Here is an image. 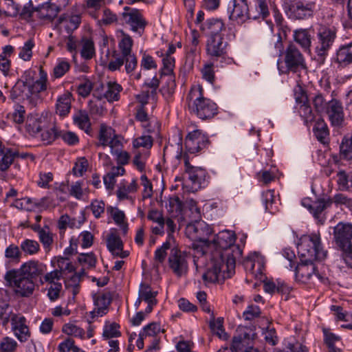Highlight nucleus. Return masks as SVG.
Segmentation results:
<instances>
[{"label":"nucleus","mask_w":352,"mask_h":352,"mask_svg":"<svg viewBox=\"0 0 352 352\" xmlns=\"http://www.w3.org/2000/svg\"><path fill=\"white\" fill-rule=\"evenodd\" d=\"M16 346L17 343L15 340L6 337L0 344V350L3 352H13L16 349Z\"/></svg>","instance_id":"64"},{"label":"nucleus","mask_w":352,"mask_h":352,"mask_svg":"<svg viewBox=\"0 0 352 352\" xmlns=\"http://www.w3.org/2000/svg\"><path fill=\"white\" fill-rule=\"evenodd\" d=\"M254 6L256 10L254 11V14L258 15L256 19L260 17L264 19L269 16L270 12L266 0H254Z\"/></svg>","instance_id":"40"},{"label":"nucleus","mask_w":352,"mask_h":352,"mask_svg":"<svg viewBox=\"0 0 352 352\" xmlns=\"http://www.w3.org/2000/svg\"><path fill=\"white\" fill-rule=\"evenodd\" d=\"M202 91L201 87L190 91L187 97V100H189L188 109L199 118L208 120L217 113V106L211 100L204 98Z\"/></svg>","instance_id":"5"},{"label":"nucleus","mask_w":352,"mask_h":352,"mask_svg":"<svg viewBox=\"0 0 352 352\" xmlns=\"http://www.w3.org/2000/svg\"><path fill=\"white\" fill-rule=\"evenodd\" d=\"M123 243L119 236L111 233L107 238V247L109 251L115 256L119 250H122Z\"/></svg>","instance_id":"31"},{"label":"nucleus","mask_w":352,"mask_h":352,"mask_svg":"<svg viewBox=\"0 0 352 352\" xmlns=\"http://www.w3.org/2000/svg\"><path fill=\"white\" fill-rule=\"evenodd\" d=\"M39 240L42 243L45 249H50V246L53 243L52 234L45 228L44 230H41L38 234Z\"/></svg>","instance_id":"60"},{"label":"nucleus","mask_w":352,"mask_h":352,"mask_svg":"<svg viewBox=\"0 0 352 352\" xmlns=\"http://www.w3.org/2000/svg\"><path fill=\"white\" fill-rule=\"evenodd\" d=\"M105 89L102 97L109 102L118 101L120 98V93L122 90L120 85L116 82L109 81L106 85H102Z\"/></svg>","instance_id":"24"},{"label":"nucleus","mask_w":352,"mask_h":352,"mask_svg":"<svg viewBox=\"0 0 352 352\" xmlns=\"http://www.w3.org/2000/svg\"><path fill=\"white\" fill-rule=\"evenodd\" d=\"M340 155L344 160L352 159V135L344 136L340 146Z\"/></svg>","instance_id":"34"},{"label":"nucleus","mask_w":352,"mask_h":352,"mask_svg":"<svg viewBox=\"0 0 352 352\" xmlns=\"http://www.w3.org/2000/svg\"><path fill=\"white\" fill-rule=\"evenodd\" d=\"M237 335L232 338V346L235 352L243 351L248 346H253L252 343L256 334L252 330L247 327H239L236 330Z\"/></svg>","instance_id":"15"},{"label":"nucleus","mask_w":352,"mask_h":352,"mask_svg":"<svg viewBox=\"0 0 352 352\" xmlns=\"http://www.w3.org/2000/svg\"><path fill=\"white\" fill-rule=\"evenodd\" d=\"M166 77L165 85L160 89V91L166 98L170 97L174 93L176 84L174 74H164Z\"/></svg>","instance_id":"33"},{"label":"nucleus","mask_w":352,"mask_h":352,"mask_svg":"<svg viewBox=\"0 0 352 352\" xmlns=\"http://www.w3.org/2000/svg\"><path fill=\"white\" fill-rule=\"evenodd\" d=\"M16 155V153L12 151L11 149H6V152L2 155V157L0 160L1 171L4 172L8 169L10 166L12 164Z\"/></svg>","instance_id":"41"},{"label":"nucleus","mask_w":352,"mask_h":352,"mask_svg":"<svg viewBox=\"0 0 352 352\" xmlns=\"http://www.w3.org/2000/svg\"><path fill=\"white\" fill-rule=\"evenodd\" d=\"M236 235L234 232L225 230L219 232L212 241V245L215 251L212 254H222L223 258L226 259V268L228 276L234 272L236 259L240 258L242 250L235 245Z\"/></svg>","instance_id":"4"},{"label":"nucleus","mask_w":352,"mask_h":352,"mask_svg":"<svg viewBox=\"0 0 352 352\" xmlns=\"http://www.w3.org/2000/svg\"><path fill=\"white\" fill-rule=\"evenodd\" d=\"M94 304L96 306L108 307L111 302V294L109 292L94 296Z\"/></svg>","instance_id":"58"},{"label":"nucleus","mask_w":352,"mask_h":352,"mask_svg":"<svg viewBox=\"0 0 352 352\" xmlns=\"http://www.w3.org/2000/svg\"><path fill=\"white\" fill-rule=\"evenodd\" d=\"M133 40L130 36L124 34L122 40L119 43V47L122 52V56L132 54L131 47Z\"/></svg>","instance_id":"48"},{"label":"nucleus","mask_w":352,"mask_h":352,"mask_svg":"<svg viewBox=\"0 0 352 352\" xmlns=\"http://www.w3.org/2000/svg\"><path fill=\"white\" fill-rule=\"evenodd\" d=\"M10 321L17 339L21 342H26L30 337V331L25 324L26 318L21 314L10 313Z\"/></svg>","instance_id":"16"},{"label":"nucleus","mask_w":352,"mask_h":352,"mask_svg":"<svg viewBox=\"0 0 352 352\" xmlns=\"http://www.w3.org/2000/svg\"><path fill=\"white\" fill-rule=\"evenodd\" d=\"M5 256L10 261L18 263L21 261L22 252L19 246L15 244L9 245L5 250Z\"/></svg>","instance_id":"35"},{"label":"nucleus","mask_w":352,"mask_h":352,"mask_svg":"<svg viewBox=\"0 0 352 352\" xmlns=\"http://www.w3.org/2000/svg\"><path fill=\"white\" fill-rule=\"evenodd\" d=\"M300 264L294 266L296 278L302 283H307L314 276L316 271V266L313 262H304L301 261Z\"/></svg>","instance_id":"20"},{"label":"nucleus","mask_w":352,"mask_h":352,"mask_svg":"<svg viewBox=\"0 0 352 352\" xmlns=\"http://www.w3.org/2000/svg\"><path fill=\"white\" fill-rule=\"evenodd\" d=\"M25 115V111L24 107L20 104H16L14 111L8 114V117L10 118L15 123L21 124L24 122Z\"/></svg>","instance_id":"47"},{"label":"nucleus","mask_w":352,"mask_h":352,"mask_svg":"<svg viewBox=\"0 0 352 352\" xmlns=\"http://www.w3.org/2000/svg\"><path fill=\"white\" fill-rule=\"evenodd\" d=\"M333 237L345 256L352 258V224L338 223L333 228Z\"/></svg>","instance_id":"9"},{"label":"nucleus","mask_w":352,"mask_h":352,"mask_svg":"<svg viewBox=\"0 0 352 352\" xmlns=\"http://www.w3.org/2000/svg\"><path fill=\"white\" fill-rule=\"evenodd\" d=\"M233 273L234 272L228 276L226 259L223 258L222 254H212L207 270L203 274L202 278L205 283H219L226 278H230Z\"/></svg>","instance_id":"8"},{"label":"nucleus","mask_w":352,"mask_h":352,"mask_svg":"<svg viewBox=\"0 0 352 352\" xmlns=\"http://www.w3.org/2000/svg\"><path fill=\"white\" fill-rule=\"evenodd\" d=\"M336 60L344 66L352 63V42L340 47L336 53Z\"/></svg>","instance_id":"28"},{"label":"nucleus","mask_w":352,"mask_h":352,"mask_svg":"<svg viewBox=\"0 0 352 352\" xmlns=\"http://www.w3.org/2000/svg\"><path fill=\"white\" fill-rule=\"evenodd\" d=\"M21 250L26 254L33 255L40 250V245L36 241L25 239L20 245Z\"/></svg>","instance_id":"37"},{"label":"nucleus","mask_w":352,"mask_h":352,"mask_svg":"<svg viewBox=\"0 0 352 352\" xmlns=\"http://www.w3.org/2000/svg\"><path fill=\"white\" fill-rule=\"evenodd\" d=\"M124 10V12L122 14L123 23L128 24L133 32H138L139 30H143L145 28L146 22L140 12L136 9H131L129 7H125Z\"/></svg>","instance_id":"19"},{"label":"nucleus","mask_w":352,"mask_h":352,"mask_svg":"<svg viewBox=\"0 0 352 352\" xmlns=\"http://www.w3.org/2000/svg\"><path fill=\"white\" fill-rule=\"evenodd\" d=\"M160 85V80L155 76L152 79L147 80L142 85V89H151L150 93L152 98H155L157 95V90Z\"/></svg>","instance_id":"54"},{"label":"nucleus","mask_w":352,"mask_h":352,"mask_svg":"<svg viewBox=\"0 0 352 352\" xmlns=\"http://www.w3.org/2000/svg\"><path fill=\"white\" fill-rule=\"evenodd\" d=\"M228 46V43L225 41L223 35L208 36L206 46V54L213 61L221 59V61L224 60L231 63L232 58H227Z\"/></svg>","instance_id":"10"},{"label":"nucleus","mask_w":352,"mask_h":352,"mask_svg":"<svg viewBox=\"0 0 352 352\" xmlns=\"http://www.w3.org/2000/svg\"><path fill=\"white\" fill-rule=\"evenodd\" d=\"M163 68L160 72V77L164 74H173L175 59L170 56H166L163 58Z\"/></svg>","instance_id":"56"},{"label":"nucleus","mask_w":352,"mask_h":352,"mask_svg":"<svg viewBox=\"0 0 352 352\" xmlns=\"http://www.w3.org/2000/svg\"><path fill=\"white\" fill-rule=\"evenodd\" d=\"M73 120L75 124L85 132H87L91 127L90 120L86 111L80 110L78 111L74 116Z\"/></svg>","instance_id":"32"},{"label":"nucleus","mask_w":352,"mask_h":352,"mask_svg":"<svg viewBox=\"0 0 352 352\" xmlns=\"http://www.w3.org/2000/svg\"><path fill=\"white\" fill-rule=\"evenodd\" d=\"M211 232L208 225L200 220L188 223L186 228V234L190 240L201 242L208 247L212 245L208 240Z\"/></svg>","instance_id":"13"},{"label":"nucleus","mask_w":352,"mask_h":352,"mask_svg":"<svg viewBox=\"0 0 352 352\" xmlns=\"http://www.w3.org/2000/svg\"><path fill=\"white\" fill-rule=\"evenodd\" d=\"M313 132L316 139L323 144L329 142V130L323 119H318L313 128Z\"/></svg>","instance_id":"23"},{"label":"nucleus","mask_w":352,"mask_h":352,"mask_svg":"<svg viewBox=\"0 0 352 352\" xmlns=\"http://www.w3.org/2000/svg\"><path fill=\"white\" fill-rule=\"evenodd\" d=\"M298 254L304 262L323 260L327 252L321 247L320 236L317 234L305 235L300 238L297 245Z\"/></svg>","instance_id":"6"},{"label":"nucleus","mask_w":352,"mask_h":352,"mask_svg":"<svg viewBox=\"0 0 352 352\" xmlns=\"http://www.w3.org/2000/svg\"><path fill=\"white\" fill-rule=\"evenodd\" d=\"M276 47L279 50L280 55L283 54V56L285 71H282L283 73H297L302 70L306 71L307 66L304 56L295 44L289 43L285 50L283 51V43L281 38L279 37L276 43Z\"/></svg>","instance_id":"7"},{"label":"nucleus","mask_w":352,"mask_h":352,"mask_svg":"<svg viewBox=\"0 0 352 352\" xmlns=\"http://www.w3.org/2000/svg\"><path fill=\"white\" fill-rule=\"evenodd\" d=\"M45 124V119L43 118L28 117L26 122V130L30 135L36 137L43 131Z\"/></svg>","instance_id":"25"},{"label":"nucleus","mask_w":352,"mask_h":352,"mask_svg":"<svg viewBox=\"0 0 352 352\" xmlns=\"http://www.w3.org/2000/svg\"><path fill=\"white\" fill-rule=\"evenodd\" d=\"M324 112L327 114L331 124L333 126L340 127L342 126L344 116L343 107L340 101L336 99L329 101Z\"/></svg>","instance_id":"18"},{"label":"nucleus","mask_w":352,"mask_h":352,"mask_svg":"<svg viewBox=\"0 0 352 352\" xmlns=\"http://www.w3.org/2000/svg\"><path fill=\"white\" fill-rule=\"evenodd\" d=\"M223 324V318H218L217 319H215L214 314L212 311L209 322V326L211 331L214 334H216L219 338L223 340H227L228 338V335L225 332Z\"/></svg>","instance_id":"30"},{"label":"nucleus","mask_w":352,"mask_h":352,"mask_svg":"<svg viewBox=\"0 0 352 352\" xmlns=\"http://www.w3.org/2000/svg\"><path fill=\"white\" fill-rule=\"evenodd\" d=\"M201 28L204 31L208 30L210 34L209 36H214L223 35L221 31L225 30V25L221 19H210L201 25Z\"/></svg>","instance_id":"26"},{"label":"nucleus","mask_w":352,"mask_h":352,"mask_svg":"<svg viewBox=\"0 0 352 352\" xmlns=\"http://www.w3.org/2000/svg\"><path fill=\"white\" fill-rule=\"evenodd\" d=\"M80 54L81 56L86 60H89L92 58V57L95 54V48L94 42L91 40H84Z\"/></svg>","instance_id":"44"},{"label":"nucleus","mask_w":352,"mask_h":352,"mask_svg":"<svg viewBox=\"0 0 352 352\" xmlns=\"http://www.w3.org/2000/svg\"><path fill=\"white\" fill-rule=\"evenodd\" d=\"M34 10L35 8L33 7L32 1H30L23 7L21 11H19V14L23 19L30 20L33 15L36 14Z\"/></svg>","instance_id":"62"},{"label":"nucleus","mask_w":352,"mask_h":352,"mask_svg":"<svg viewBox=\"0 0 352 352\" xmlns=\"http://www.w3.org/2000/svg\"><path fill=\"white\" fill-rule=\"evenodd\" d=\"M70 68L69 63L66 60H60L54 67V76L55 78L62 77Z\"/></svg>","instance_id":"57"},{"label":"nucleus","mask_w":352,"mask_h":352,"mask_svg":"<svg viewBox=\"0 0 352 352\" xmlns=\"http://www.w3.org/2000/svg\"><path fill=\"white\" fill-rule=\"evenodd\" d=\"M314 33V30L311 28L298 29L294 31V39L305 51L309 50Z\"/></svg>","instance_id":"22"},{"label":"nucleus","mask_w":352,"mask_h":352,"mask_svg":"<svg viewBox=\"0 0 352 352\" xmlns=\"http://www.w3.org/2000/svg\"><path fill=\"white\" fill-rule=\"evenodd\" d=\"M332 199L328 198L318 199L313 202V208L311 214L315 219L318 220L321 223H323L324 219L321 217L322 212L332 204Z\"/></svg>","instance_id":"29"},{"label":"nucleus","mask_w":352,"mask_h":352,"mask_svg":"<svg viewBox=\"0 0 352 352\" xmlns=\"http://www.w3.org/2000/svg\"><path fill=\"white\" fill-rule=\"evenodd\" d=\"M45 270V266L38 261L23 263L19 269L8 270L4 275L6 285L14 287V292L21 297H30L35 289V282Z\"/></svg>","instance_id":"1"},{"label":"nucleus","mask_w":352,"mask_h":352,"mask_svg":"<svg viewBox=\"0 0 352 352\" xmlns=\"http://www.w3.org/2000/svg\"><path fill=\"white\" fill-rule=\"evenodd\" d=\"M120 325L116 322L111 324H106L104 326L102 337L105 340L112 338H118L121 336V332L119 331Z\"/></svg>","instance_id":"38"},{"label":"nucleus","mask_w":352,"mask_h":352,"mask_svg":"<svg viewBox=\"0 0 352 352\" xmlns=\"http://www.w3.org/2000/svg\"><path fill=\"white\" fill-rule=\"evenodd\" d=\"M317 37L318 43L316 47V52L320 61L323 62L336 38V28L334 27L321 26L318 29Z\"/></svg>","instance_id":"11"},{"label":"nucleus","mask_w":352,"mask_h":352,"mask_svg":"<svg viewBox=\"0 0 352 352\" xmlns=\"http://www.w3.org/2000/svg\"><path fill=\"white\" fill-rule=\"evenodd\" d=\"M168 262L169 267L176 276L180 277L188 272L186 254L177 247H173L170 250Z\"/></svg>","instance_id":"14"},{"label":"nucleus","mask_w":352,"mask_h":352,"mask_svg":"<svg viewBox=\"0 0 352 352\" xmlns=\"http://www.w3.org/2000/svg\"><path fill=\"white\" fill-rule=\"evenodd\" d=\"M157 294V292L152 291L149 285L145 283L140 284L139 296H140V298H142V300L146 302L157 300L155 298Z\"/></svg>","instance_id":"36"},{"label":"nucleus","mask_w":352,"mask_h":352,"mask_svg":"<svg viewBox=\"0 0 352 352\" xmlns=\"http://www.w3.org/2000/svg\"><path fill=\"white\" fill-rule=\"evenodd\" d=\"M115 135V130L102 124L100 129L99 140L102 146H107L109 142Z\"/></svg>","instance_id":"39"},{"label":"nucleus","mask_w":352,"mask_h":352,"mask_svg":"<svg viewBox=\"0 0 352 352\" xmlns=\"http://www.w3.org/2000/svg\"><path fill=\"white\" fill-rule=\"evenodd\" d=\"M34 46V41L32 39L28 40L19 52V57L25 61L30 60L32 56V50Z\"/></svg>","instance_id":"49"},{"label":"nucleus","mask_w":352,"mask_h":352,"mask_svg":"<svg viewBox=\"0 0 352 352\" xmlns=\"http://www.w3.org/2000/svg\"><path fill=\"white\" fill-rule=\"evenodd\" d=\"M107 211L111 215L116 224L121 225L124 222L125 214L123 211L119 210L118 208H114L112 206L107 207Z\"/></svg>","instance_id":"53"},{"label":"nucleus","mask_w":352,"mask_h":352,"mask_svg":"<svg viewBox=\"0 0 352 352\" xmlns=\"http://www.w3.org/2000/svg\"><path fill=\"white\" fill-rule=\"evenodd\" d=\"M153 144V139L150 135H143L134 139L133 145L135 148L144 147L151 148Z\"/></svg>","instance_id":"45"},{"label":"nucleus","mask_w":352,"mask_h":352,"mask_svg":"<svg viewBox=\"0 0 352 352\" xmlns=\"http://www.w3.org/2000/svg\"><path fill=\"white\" fill-rule=\"evenodd\" d=\"M171 249L170 243L168 241L164 242L162 246L155 250L154 255L155 261L159 263H163L168 255V250L170 251Z\"/></svg>","instance_id":"42"},{"label":"nucleus","mask_w":352,"mask_h":352,"mask_svg":"<svg viewBox=\"0 0 352 352\" xmlns=\"http://www.w3.org/2000/svg\"><path fill=\"white\" fill-rule=\"evenodd\" d=\"M232 10L230 18L232 20L245 21L247 19H256L252 8L249 9L246 0H232Z\"/></svg>","instance_id":"17"},{"label":"nucleus","mask_w":352,"mask_h":352,"mask_svg":"<svg viewBox=\"0 0 352 352\" xmlns=\"http://www.w3.org/2000/svg\"><path fill=\"white\" fill-rule=\"evenodd\" d=\"M41 140L45 144H49L53 142L56 138L59 136V133L57 131L56 126L50 127L47 129H43L40 133Z\"/></svg>","instance_id":"43"},{"label":"nucleus","mask_w":352,"mask_h":352,"mask_svg":"<svg viewBox=\"0 0 352 352\" xmlns=\"http://www.w3.org/2000/svg\"><path fill=\"white\" fill-rule=\"evenodd\" d=\"M274 190H269L262 194V201L265 206V210L270 213L274 212L272 209V204L274 200Z\"/></svg>","instance_id":"51"},{"label":"nucleus","mask_w":352,"mask_h":352,"mask_svg":"<svg viewBox=\"0 0 352 352\" xmlns=\"http://www.w3.org/2000/svg\"><path fill=\"white\" fill-rule=\"evenodd\" d=\"M186 206L190 212L189 217L191 219V222L201 220L200 209L198 208L197 202L195 200L192 199L187 200Z\"/></svg>","instance_id":"46"},{"label":"nucleus","mask_w":352,"mask_h":352,"mask_svg":"<svg viewBox=\"0 0 352 352\" xmlns=\"http://www.w3.org/2000/svg\"><path fill=\"white\" fill-rule=\"evenodd\" d=\"M324 342L328 349L336 346V344L340 342V338L334 333L330 332L329 330L323 329Z\"/></svg>","instance_id":"55"},{"label":"nucleus","mask_w":352,"mask_h":352,"mask_svg":"<svg viewBox=\"0 0 352 352\" xmlns=\"http://www.w3.org/2000/svg\"><path fill=\"white\" fill-rule=\"evenodd\" d=\"M78 261L80 264L87 265L89 267L96 265V258L94 253H81L79 254Z\"/></svg>","instance_id":"61"},{"label":"nucleus","mask_w":352,"mask_h":352,"mask_svg":"<svg viewBox=\"0 0 352 352\" xmlns=\"http://www.w3.org/2000/svg\"><path fill=\"white\" fill-rule=\"evenodd\" d=\"M35 72L28 70L24 72L10 91V98L13 101L26 100L32 107L41 102L40 93L47 89V75L40 68L38 80L34 79Z\"/></svg>","instance_id":"2"},{"label":"nucleus","mask_w":352,"mask_h":352,"mask_svg":"<svg viewBox=\"0 0 352 352\" xmlns=\"http://www.w3.org/2000/svg\"><path fill=\"white\" fill-rule=\"evenodd\" d=\"M63 331L67 335H72L76 337L82 338L85 335V331L82 328L72 324H65Z\"/></svg>","instance_id":"59"},{"label":"nucleus","mask_w":352,"mask_h":352,"mask_svg":"<svg viewBox=\"0 0 352 352\" xmlns=\"http://www.w3.org/2000/svg\"><path fill=\"white\" fill-rule=\"evenodd\" d=\"M36 16L42 20L53 21L60 12L48 1L35 8Z\"/></svg>","instance_id":"21"},{"label":"nucleus","mask_w":352,"mask_h":352,"mask_svg":"<svg viewBox=\"0 0 352 352\" xmlns=\"http://www.w3.org/2000/svg\"><path fill=\"white\" fill-rule=\"evenodd\" d=\"M316 3L306 0H292L285 6V12L292 19H303L313 14Z\"/></svg>","instance_id":"12"},{"label":"nucleus","mask_w":352,"mask_h":352,"mask_svg":"<svg viewBox=\"0 0 352 352\" xmlns=\"http://www.w3.org/2000/svg\"><path fill=\"white\" fill-rule=\"evenodd\" d=\"M89 208L96 219H99L102 214L104 213L105 209V203L102 200H93Z\"/></svg>","instance_id":"50"},{"label":"nucleus","mask_w":352,"mask_h":352,"mask_svg":"<svg viewBox=\"0 0 352 352\" xmlns=\"http://www.w3.org/2000/svg\"><path fill=\"white\" fill-rule=\"evenodd\" d=\"M298 111L301 117H302L306 122L311 120L314 118L312 109L308 102L300 104L298 107Z\"/></svg>","instance_id":"63"},{"label":"nucleus","mask_w":352,"mask_h":352,"mask_svg":"<svg viewBox=\"0 0 352 352\" xmlns=\"http://www.w3.org/2000/svg\"><path fill=\"white\" fill-rule=\"evenodd\" d=\"M72 94L69 92H65L61 95L57 100L56 104V112L60 116L67 115L71 109Z\"/></svg>","instance_id":"27"},{"label":"nucleus","mask_w":352,"mask_h":352,"mask_svg":"<svg viewBox=\"0 0 352 352\" xmlns=\"http://www.w3.org/2000/svg\"><path fill=\"white\" fill-rule=\"evenodd\" d=\"M312 101H313L314 108L317 112H318V113L324 112L325 109H327L328 102H327L325 100L322 94H317L313 98Z\"/></svg>","instance_id":"52"},{"label":"nucleus","mask_w":352,"mask_h":352,"mask_svg":"<svg viewBox=\"0 0 352 352\" xmlns=\"http://www.w3.org/2000/svg\"><path fill=\"white\" fill-rule=\"evenodd\" d=\"M209 144L208 137L200 130H195L188 134L185 139L186 153L183 155L185 172L192 184L201 188L206 182V170L201 167L194 166L189 162L188 153H196Z\"/></svg>","instance_id":"3"}]
</instances>
